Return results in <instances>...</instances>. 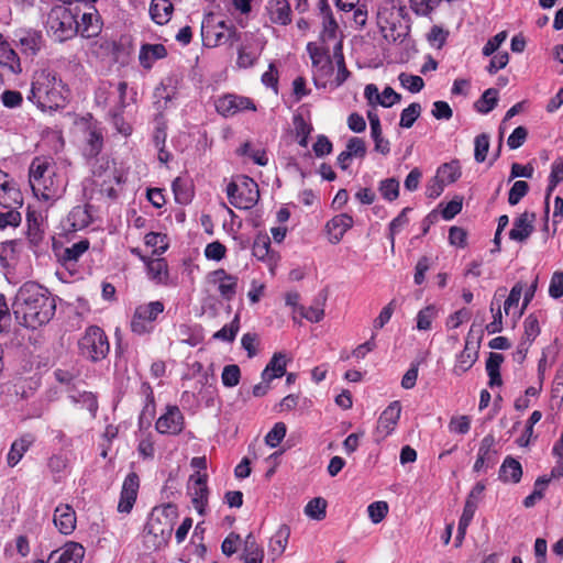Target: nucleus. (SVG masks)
<instances>
[{
  "mask_svg": "<svg viewBox=\"0 0 563 563\" xmlns=\"http://www.w3.org/2000/svg\"><path fill=\"white\" fill-rule=\"evenodd\" d=\"M241 371L235 364L225 365L223 367L221 379L225 387H234L240 383Z\"/></svg>",
  "mask_w": 563,
  "mask_h": 563,
  "instance_id": "54",
  "label": "nucleus"
},
{
  "mask_svg": "<svg viewBox=\"0 0 563 563\" xmlns=\"http://www.w3.org/2000/svg\"><path fill=\"white\" fill-rule=\"evenodd\" d=\"M22 205L23 197L14 181L0 190V206L2 208H21Z\"/></svg>",
  "mask_w": 563,
  "mask_h": 563,
  "instance_id": "34",
  "label": "nucleus"
},
{
  "mask_svg": "<svg viewBox=\"0 0 563 563\" xmlns=\"http://www.w3.org/2000/svg\"><path fill=\"white\" fill-rule=\"evenodd\" d=\"M148 277L157 284L166 283L168 278V266L164 258H154L146 264Z\"/></svg>",
  "mask_w": 563,
  "mask_h": 563,
  "instance_id": "40",
  "label": "nucleus"
},
{
  "mask_svg": "<svg viewBox=\"0 0 563 563\" xmlns=\"http://www.w3.org/2000/svg\"><path fill=\"white\" fill-rule=\"evenodd\" d=\"M156 430L162 434L177 435L185 428V417L178 406H167L155 423Z\"/></svg>",
  "mask_w": 563,
  "mask_h": 563,
  "instance_id": "12",
  "label": "nucleus"
},
{
  "mask_svg": "<svg viewBox=\"0 0 563 563\" xmlns=\"http://www.w3.org/2000/svg\"><path fill=\"white\" fill-rule=\"evenodd\" d=\"M437 308L429 305L421 309L417 314V329L420 331H428L431 329L433 319L437 317Z\"/></svg>",
  "mask_w": 563,
  "mask_h": 563,
  "instance_id": "47",
  "label": "nucleus"
},
{
  "mask_svg": "<svg viewBox=\"0 0 563 563\" xmlns=\"http://www.w3.org/2000/svg\"><path fill=\"white\" fill-rule=\"evenodd\" d=\"M241 560L244 563H263L264 550L256 542L252 533L247 534L244 541V549L241 554Z\"/></svg>",
  "mask_w": 563,
  "mask_h": 563,
  "instance_id": "31",
  "label": "nucleus"
},
{
  "mask_svg": "<svg viewBox=\"0 0 563 563\" xmlns=\"http://www.w3.org/2000/svg\"><path fill=\"white\" fill-rule=\"evenodd\" d=\"M339 25L332 15L322 18V30L320 32V41L325 44L336 37Z\"/></svg>",
  "mask_w": 563,
  "mask_h": 563,
  "instance_id": "50",
  "label": "nucleus"
},
{
  "mask_svg": "<svg viewBox=\"0 0 563 563\" xmlns=\"http://www.w3.org/2000/svg\"><path fill=\"white\" fill-rule=\"evenodd\" d=\"M353 218L347 213H341L333 217L327 223V230L330 235V242L333 244L339 243L345 232L353 227Z\"/></svg>",
  "mask_w": 563,
  "mask_h": 563,
  "instance_id": "23",
  "label": "nucleus"
},
{
  "mask_svg": "<svg viewBox=\"0 0 563 563\" xmlns=\"http://www.w3.org/2000/svg\"><path fill=\"white\" fill-rule=\"evenodd\" d=\"M163 311L164 305L161 301H151L136 307L131 320L132 332L139 335L150 333L154 328L153 322Z\"/></svg>",
  "mask_w": 563,
  "mask_h": 563,
  "instance_id": "9",
  "label": "nucleus"
},
{
  "mask_svg": "<svg viewBox=\"0 0 563 563\" xmlns=\"http://www.w3.org/2000/svg\"><path fill=\"white\" fill-rule=\"evenodd\" d=\"M474 158L477 163H483L489 150V135L482 133L475 137L474 141Z\"/></svg>",
  "mask_w": 563,
  "mask_h": 563,
  "instance_id": "53",
  "label": "nucleus"
},
{
  "mask_svg": "<svg viewBox=\"0 0 563 563\" xmlns=\"http://www.w3.org/2000/svg\"><path fill=\"white\" fill-rule=\"evenodd\" d=\"M175 199L178 203L186 205L191 199L190 190L188 189V186L184 179L180 177H177L172 185Z\"/></svg>",
  "mask_w": 563,
  "mask_h": 563,
  "instance_id": "56",
  "label": "nucleus"
},
{
  "mask_svg": "<svg viewBox=\"0 0 563 563\" xmlns=\"http://www.w3.org/2000/svg\"><path fill=\"white\" fill-rule=\"evenodd\" d=\"M188 492L191 496L195 508L202 514L203 507L208 501L207 474H200L197 472L190 475Z\"/></svg>",
  "mask_w": 563,
  "mask_h": 563,
  "instance_id": "16",
  "label": "nucleus"
},
{
  "mask_svg": "<svg viewBox=\"0 0 563 563\" xmlns=\"http://www.w3.org/2000/svg\"><path fill=\"white\" fill-rule=\"evenodd\" d=\"M477 358V351L470 349V342L466 341L464 350L460 353L454 365V374L462 375L466 373L475 363Z\"/></svg>",
  "mask_w": 563,
  "mask_h": 563,
  "instance_id": "39",
  "label": "nucleus"
},
{
  "mask_svg": "<svg viewBox=\"0 0 563 563\" xmlns=\"http://www.w3.org/2000/svg\"><path fill=\"white\" fill-rule=\"evenodd\" d=\"M88 249V240H81L79 242H76L71 246L65 249L63 253V261L65 263L76 262Z\"/></svg>",
  "mask_w": 563,
  "mask_h": 563,
  "instance_id": "52",
  "label": "nucleus"
},
{
  "mask_svg": "<svg viewBox=\"0 0 563 563\" xmlns=\"http://www.w3.org/2000/svg\"><path fill=\"white\" fill-rule=\"evenodd\" d=\"M534 212H522L518 218L515 219L514 227L509 232V238L517 242L526 241L534 230Z\"/></svg>",
  "mask_w": 563,
  "mask_h": 563,
  "instance_id": "21",
  "label": "nucleus"
},
{
  "mask_svg": "<svg viewBox=\"0 0 563 563\" xmlns=\"http://www.w3.org/2000/svg\"><path fill=\"white\" fill-rule=\"evenodd\" d=\"M216 109L218 113L228 118L244 110L256 111V106L247 97L229 93L216 101Z\"/></svg>",
  "mask_w": 563,
  "mask_h": 563,
  "instance_id": "10",
  "label": "nucleus"
},
{
  "mask_svg": "<svg viewBox=\"0 0 563 563\" xmlns=\"http://www.w3.org/2000/svg\"><path fill=\"white\" fill-rule=\"evenodd\" d=\"M471 429V419L468 416H454L449 422V430L457 434H466Z\"/></svg>",
  "mask_w": 563,
  "mask_h": 563,
  "instance_id": "63",
  "label": "nucleus"
},
{
  "mask_svg": "<svg viewBox=\"0 0 563 563\" xmlns=\"http://www.w3.org/2000/svg\"><path fill=\"white\" fill-rule=\"evenodd\" d=\"M290 537V528L282 525L269 540L268 552L273 561L282 556L285 552Z\"/></svg>",
  "mask_w": 563,
  "mask_h": 563,
  "instance_id": "29",
  "label": "nucleus"
},
{
  "mask_svg": "<svg viewBox=\"0 0 563 563\" xmlns=\"http://www.w3.org/2000/svg\"><path fill=\"white\" fill-rule=\"evenodd\" d=\"M140 488L139 475L131 472L123 481L120 500L118 504V511L121 514H130L137 498Z\"/></svg>",
  "mask_w": 563,
  "mask_h": 563,
  "instance_id": "13",
  "label": "nucleus"
},
{
  "mask_svg": "<svg viewBox=\"0 0 563 563\" xmlns=\"http://www.w3.org/2000/svg\"><path fill=\"white\" fill-rule=\"evenodd\" d=\"M379 192L388 201H393L399 196V183L395 178H387L380 181Z\"/></svg>",
  "mask_w": 563,
  "mask_h": 563,
  "instance_id": "57",
  "label": "nucleus"
},
{
  "mask_svg": "<svg viewBox=\"0 0 563 563\" xmlns=\"http://www.w3.org/2000/svg\"><path fill=\"white\" fill-rule=\"evenodd\" d=\"M549 482L550 478L547 477H539L536 481L533 492L523 499V506L526 508L533 507L537 504V501L543 498V492L547 488Z\"/></svg>",
  "mask_w": 563,
  "mask_h": 563,
  "instance_id": "48",
  "label": "nucleus"
},
{
  "mask_svg": "<svg viewBox=\"0 0 563 563\" xmlns=\"http://www.w3.org/2000/svg\"><path fill=\"white\" fill-rule=\"evenodd\" d=\"M529 185L525 180H517L509 190L508 202L516 206L528 194Z\"/></svg>",
  "mask_w": 563,
  "mask_h": 563,
  "instance_id": "60",
  "label": "nucleus"
},
{
  "mask_svg": "<svg viewBox=\"0 0 563 563\" xmlns=\"http://www.w3.org/2000/svg\"><path fill=\"white\" fill-rule=\"evenodd\" d=\"M398 79L404 88L413 93L421 91L424 86V81L420 76L401 73Z\"/></svg>",
  "mask_w": 563,
  "mask_h": 563,
  "instance_id": "55",
  "label": "nucleus"
},
{
  "mask_svg": "<svg viewBox=\"0 0 563 563\" xmlns=\"http://www.w3.org/2000/svg\"><path fill=\"white\" fill-rule=\"evenodd\" d=\"M421 106L418 102L410 103L401 111L399 125L409 129L413 125L416 120L420 117Z\"/></svg>",
  "mask_w": 563,
  "mask_h": 563,
  "instance_id": "46",
  "label": "nucleus"
},
{
  "mask_svg": "<svg viewBox=\"0 0 563 563\" xmlns=\"http://www.w3.org/2000/svg\"><path fill=\"white\" fill-rule=\"evenodd\" d=\"M505 291L506 288H499L492 300L490 311L493 313V321L486 324V331L489 334L499 333L503 330L501 302L497 296L499 295L500 298L504 297Z\"/></svg>",
  "mask_w": 563,
  "mask_h": 563,
  "instance_id": "30",
  "label": "nucleus"
},
{
  "mask_svg": "<svg viewBox=\"0 0 563 563\" xmlns=\"http://www.w3.org/2000/svg\"><path fill=\"white\" fill-rule=\"evenodd\" d=\"M307 52L313 67L320 69L321 71H329L331 69L332 62L329 55V48L319 46L314 42H309L307 44Z\"/></svg>",
  "mask_w": 563,
  "mask_h": 563,
  "instance_id": "27",
  "label": "nucleus"
},
{
  "mask_svg": "<svg viewBox=\"0 0 563 563\" xmlns=\"http://www.w3.org/2000/svg\"><path fill=\"white\" fill-rule=\"evenodd\" d=\"M523 336L522 340L532 343L540 333L539 321L534 314H529L523 322Z\"/></svg>",
  "mask_w": 563,
  "mask_h": 563,
  "instance_id": "61",
  "label": "nucleus"
},
{
  "mask_svg": "<svg viewBox=\"0 0 563 563\" xmlns=\"http://www.w3.org/2000/svg\"><path fill=\"white\" fill-rule=\"evenodd\" d=\"M85 146L84 155L93 158L100 154L103 148V133L97 122L85 120Z\"/></svg>",
  "mask_w": 563,
  "mask_h": 563,
  "instance_id": "14",
  "label": "nucleus"
},
{
  "mask_svg": "<svg viewBox=\"0 0 563 563\" xmlns=\"http://www.w3.org/2000/svg\"><path fill=\"white\" fill-rule=\"evenodd\" d=\"M68 398L75 405H81L82 408H86L92 416L96 415L98 409V402L96 396L90 391H74L69 394Z\"/></svg>",
  "mask_w": 563,
  "mask_h": 563,
  "instance_id": "43",
  "label": "nucleus"
},
{
  "mask_svg": "<svg viewBox=\"0 0 563 563\" xmlns=\"http://www.w3.org/2000/svg\"><path fill=\"white\" fill-rule=\"evenodd\" d=\"M287 355L283 352L275 353L262 373V379L271 382L285 375Z\"/></svg>",
  "mask_w": 563,
  "mask_h": 563,
  "instance_id": "26",
  "label": "nucleus"
},
{
  "mask_svg": "<svg viewBox=\"0 0 563 563\" xmlns=\"http://www.w3.org/2000/svg\"><path fill=\"white\" fill-rule=\"evenodd\" d=\"M177 519V507L172 504L155 507L146 525L147 532L157 539V545L167 544Z\"/></svg>",
  "mask_w": 563,
  "mask_h": 563,
  "instance_id": "5",
  "label": "nucleus"
},
{
  "mask_svg": "<svg viewBox=\"0 0 563 563\" xmlns=\"http://www.w3.org/2000/svg\"><path fill=\"white\" fill-rule=\"evenodd\" d=\"M267 11L275 24L287 25L291 22V9L287 0H269Z\"/></svg>",
  "mask_w": 563,
  "mask_h": 563,
  "instance_id": "24",
  "label": "nucleus"
},
{
  "mask_svg": "<svg viewBox=\"0 0 563 563\" xmlns=\"http://www.w3.org/2000/svg\"><path fill=\"white\" fill-rule=\"evenodd\" d=\"M327 300V296H322L320 300H318L316 306L311 307H300L301 316L310 322H319L324 317L323 305Z\"/></svg>",
  "mask_w": 563,
  "mask_h": 563,
  "instance_id": "49",
  "label": "nucleus"
},
{
  "mask_svg": "<svg viewBox=\"0 0 563 563\" xmlns=\"http://www.w3.org/2000/svg\"><path fill=\"white\" fill-rule=\"evenodd\" d=\"M441 0H410L412 11L422 16L429 15Z\"/></svg>",
  "mask_w": 563,
  "mask_h": 563,
  "instance_id": "62",
  "label": "nucleus"
},
{
  "mask_svg": "<svg viewBox=\"0 0 563 563\" xmlns=\"http://www.w3.org/2000/svg\"><path fill=\"white\" fill-rule=\"evenodd\" d=\"M201 36L205 46L216 47L225 43H233L239 40L234 25H228L224 21H214V14L205 15L201 23Z\"/></svg>",
  "mask_w": 563,
  "mask_h": 563,
  "instance_id": "6",
  "label": "nucleus"
},
{
  "mask_svg": "<svg viewBox=\"0 0 563 563\" xmlns=\"http://www.w3.org/2000/svg\"><path fill=\"white\" fill-rule=\"evenodd\" d=\"M229 202L238 209L253 208L260 198L257 184L247 176L240 177L239 181H231L227 186Z\"/></svg>",
  "mask_w": 563,
  "mask_h": 563,
  "instance_id": "8",
  "label": "nucleus"
},
{
  "mask_svg": "<svg viewBox=\"0 0 563 563\" xmlns=\"http://www.w3.org/2000/svg\"><path fill=\"white\" fill-rule=\"evenodd\" d=\"M167 55L166 47L163 44H145L140 51V63L144 68H151L156 59L164 58Z\"/></svg>",
  "mask_w": 563,
  "mask_h": 563,
  "instance_id": "33",
  "label": "nucleus"
},
{
  "mask_svg": "<svg viewBox=\"0 0 563 563\" xmlns=\"http://www.w3.org/2000/svg\"><path fill=\"white\" fill-rule=\"evenodd\" d=\"M5 211H0V229L7 227H18L21 222L20 208H4Z\"/></svg>",
  "mask_w": 563,
  "mask_h": 563,
  "instance_id": "59",
  "label": "nucleus"
},
{
  "mask_svg": "<svg viewBox=\"0 0 563 563\" xmlns=\"http://www.w3.org/2000/svg\"><path fill=\"white\" fill-rule=\"evenodd\" d=\"M563 181V157L555 159L551 166V173L549 176V185L545 192V217L549 214V198L556 186Z\"/></svg>",
  "mask_w": 563,
  "mask_h": 563,
  "instance_id": "36",
  "label": "nucleus"
},
{
  "mask_svg": "<svg viewBox=\"0 0 563 563\" xmlns=\"http://www.w3.org/2000/svg\"><path fill=\"white\" fill-rule=\"evenodd\" d=\"M210 283L218 285V290L222 298L231 300L236 294L238 277L228 274L224 269L219 268L209 274Z\"/></svg>",
  "mask_w": 563,
  "mask_h": 563,
  "instance_id": "19",
  "label": "nucleus"
},
{
  "mask_svg": "<svg viewBox=\"0 0 563 563\" xmlns=\"http://www.w3.org/2000/svg\"><path fill=\"white\" fill-rule=\"evenodd\" d=\"M327 501L322 497L312 498L305 507V514L313 520H322L325 517Z\"/></svg>",
  "mask_w": 563,
  "mask_h": 563,
  "instance_id": "45",
  "label": "nucleus"
},
{
  "mask_svg": "<svg viewBox=\"0 0 563 563\" xmlns=\"http://www.w3.org/2000/svg\"><path fill=\"white\" fill-rule=\"evenodd\" d=\"M240 329V319L236 314L232 322L225 324L222 329L213 334V338L221 341L233 342Z\"/></svg>",
  "mask_w": 563,
  "mask_h": 563,
  "instance_id": "51",
  "label": "nucleus"
},
{
  "mask_svg": "<svg viewBox=\"0 0 563 563\" xmlns=\"http://www.w3.org/2000/svg\"><path fill=\"white\" fill-rule=\"evenodd\" d=\"M47 33L57 42H65L79 32L77 14L65 5H55L51 9L46 20Z\"/></svg>",
  "mask_w": 563,
  "mask_h": 563,
  "instance_id": "4",
  "label": "nucleus"
},
{
  "mask_svg": "<svg viewBox=\"0 0 563 563\" xmlns=\"http://www.w3.org/2000/svg\"><path fill=\"white\" fill-rule=\"evenodd\" d=\"M406 8L399 0H385L377 10V20L380 27L395 26L400 18H404Z\"/></svg>",
  "mask_w": 563,
  "mask_h": 563,
  "instance_id": "15",
  "label": "nucleus"
},
{
  "mask_svg": "<svg viewBox=\"0 0 563 563\" xmlns=\"http://www.w3.org/2000/svg\"><path fill=\"white\" fill-rule=\"evenodd\" d=\"M29 181L33 194L44 201L59 199L66 188L63 175L56 172L52 162L44 157H35L29 168Z\"/></svg>",
  "mask_w": 563,
  "mask_h": 563,
  "instance_id": "2",
  "label": "nucleus"
},
{
  "mask_svg": "<svg viewBox=\"0 0 563 563\" xmlns=\"http://www.w3.org/2000/svg\"><path fill=\"white\" fill-rule=\"evenodd\" d=\"M14 314L22 324L37 328L47 323L55 314L56 303L49 291L34 282L23 284L14 301Z\"/></svg>",
  "mask_w": 563,
  "mask_h": 563,
  "instance_id": "1",
  "label": "nucleus"
},
{
  "mask_svg": "<svg viewBox=\"0 0 563 563\" xmlns=\"http://www.w3.org/2000/svg\"><path fill=\"white\" fill-rule=\"evenodd\" d=\"M18 36V46L26 57H34L44 46V37L40 31H21Z\"/></svg>",
  "mask_w": 563,
  "mask_h": 563,
  "instance_id": "18",
  "label": "nucleus"
},
{
  "mask_svg": "<svg viewBox=\"0 0 563 563\" xmlns=\"http://www.w3.org/2000/svg\"><path fill=\"white\" fill-rule=\"evenodd\" d=\"M80 354L91 362H99L107 357L110 351V344L104 331L90 325L86 329L84 335L78 341Z\"/></svg>",
  "mask_w": 563,
  "mask_h": 563,
  "instance_id": "7",
  "label": "nucleus"
},
{
  "mask_svg": "<svg viewBox=\"0 0 563 563\" xmlns=\"http://www.w3.org/2000/svg\"><path fill=\"white\" fill-rule=\"evenodd\" d=\"M437 175L446 185L455 183L462 175L460 162L457 159H454L451 161L450 163L442 164L438 168Z\"/></svg>",
  "mask_w": 563,
  "mask_h": 563,
  "instance_id": "42",
  "label": "nucleus"
},
{
  "mask_svg": "<svg viewBox=\"0 0 563 563\" xmlns=\"http://www.w3.org/2000/svg\"><path fill=\"white\" fill-rule=\"evenodd\" d=\"M35 439L32 434L26 433L16 439L10 448L8 453L7 462L10 467L15 466L30 446L34 443Z\"/></svg>",
  "mask_w": 563,
  "mask_h": 563,
  "instance_id": "25",
  "label": "nucleus"
},
{
  "mask_svg": "<svg viewBox=\"0 0 563 563\" xmlns=\"http://www.w3.org/2000/svg\"><path fill=\"white\" fill-rule=\"evenodd\" d=\"M85 556V548L76 542H68L63 551L51 553L47 563H80Z\"/></svg>",
  "mask_w": 563,
  "mask_h": 563,
  "instance_id": "22",
  "label": "nucleus"
},
{
  "mask_svg": "<svg viewBox=\"0 0 563 563\" xmlns=\"http://www.w3.org/2000/svg\"><path fill=\"white\" fill-rule=\"evenodd\" d=\"M498 102V90L495 88H489L484 91L482 97L475 102V108L481 113L490 112Z\"/></svg>",
  "mask_w": 563,
  "mask_h": 563,
  "instance_id": "44",
  "label": "nucleus"
},
{
  "mask_svg": "<svg viewBox=\"0 0 563 563\" xmlns=\"http://www.w3.org/2000/svg\"><path fill=\"white\" fill-rule=\"evenodd\" d=\"M56 73L43 68L34 73L27 99L42 111L57 110L63 106L64 98L58 90Z\"/></svg>",
  "mask_w": 563,
  "mask_h": 563,
  "instance_id": "3",
  "label": "nucleus"
},
{
  "mask_svg": "<svg viewBox=\"0 0 563 563\" xmlns=\"http://www.w3.org/2000/svg\"><path fill=\"white\" fill-rule=\"evenodd\" d=\"M401 412V406L399 401H393L379 416L376 427V434L378 440L385 439L389 435L395 426L397 424Z\"/></svg>",
  "mask_w": 563,
  "mask_h": 563,
  "instance_id": "17",
  "label": "nucleus"
},
{
  "mask_svg": "<svg viewBox=\"0 0 563 563\" xmlns=\"http://www.w3.org/2000/svg\"><path fill=\"white\" fill-rule=\"evenodd\" d=\"M79 32L82 37L90 38L99 34L101 26L97 13L85 12L79 22Z\"/></svg>",
  "mask_w": 563,
  "mask_h": 563,
  "instance_id": "37",
  "label": "nucleus"
},
{
  "mask_svg": "<svg viewBox=\"0 0 563 563\" xmlns=\"http://www.w3.org/2000/svg\"><path fill=\"white\" fill-rule=\"evenodd\" d=\"M286 424L284 422H277L274 424L272 430L265 437V443L271 448H276L286 435Z\"/></svg>",
  "mask_w": 563,
  "mask_h": 563,
  "instance_id": "58",
  "label": "nucleus"
},
{
  "mask_svg": "<svg viewBox=\"0 0 563 563\" xmlns=\"http://www.w3.org/2000/svg\"><path fill=\"white\" fill-rule=\"evenodd\" d=\"M368 517L373 523H379L388 512V505L386 501H375L367 507Z\"/></svg>",
  "mask_w": 563,
  "mask_h": 563,
  "instance_id": "64",
  "label": "nucleus"
},
{
  "mask_svg": "<svg viewBox=\"0 0 563 563\" xmlns=\"http://www.w3.org/2000/svg\"><path fill=\"white\" fill-rule=\"evenodd\" d=\"M498 462V451L493 434L485 435L478 448L477 459L474 463L473 471L476 473L486 472L494 467Z\"/></svg>",
  "mask_w": 563,
  "mask_h": 563,
  "instance_id": "11",
  "label": "nucleus"
},
{
  "mask_svg": "<svg viewBox=\"0 0 563 563\" xmlns=\"http://www.w3.org/2000/svg\"><path fill=\"white\" fill-rule=\"evenodd\" d=\"M333 58L338 66V74L335 77L336 86H341L344 81L350 77L351 73L345 66L344 55H343V44L342 41H339L333 47Z\"/></svg>",
  "mask_w": 563,
  "mask_h": 563,
  "instance_id": "41",
  "label": "nucleus"
},
{
  "mask_svg": "<svg viewBox=\"0 0 563 563\" xmlns=\"http://www.w3.org/2000/svg\"><path fill=\"white\" fill-rule=\"evenodd\" d=\"M498 477L504 483H519L522 477L520 462L512 456H507L499 468Z\"/></svg>",
  "mask_w": 563,
  "mask_h": 563,
  "instance_id": "28",
  "label": "nucleus"
},
{
  "mask_svg": "<svg viewBox=\"0 0 563 563\" xmlns=\"http://www.w3.org/2000/svg\"><path fill=\"white\" fill-rule=\"evenodd\" d=\"M20 243L15 240L5 241L0 244V265L9 268L14 265L18 258Z\"/></svg>",
  "mask_w": 563,
  "mask_h": 563,
  "instance_id": "38",
  "label": "nucleus"
},
{
  "mask_svg": "<svg viewBox=\"0 0 563 563\" xmlns=\"http://www.w3.org/2000/svg\"><path fill=\"white\" fill-rule=\"evenodd\" d=\"M53 521L60 533L68 536L76 528V512L71 506L60 504L55 508Z\"/></svg>",
  "mask_w": 563,
  "mask_h": 563,
  "instance_id": "20",
  "label": "nucleus"
},
{
  "mask_svg": "<svg viewBox=\"0 0 563 563\" xmlns=\"http://www.w3.org/2000/svg\"><path fill=\"white\" fill-rule=\"evenodd\" d=\"M174 7L169 0H152L150 14L152 20L159 25L166 24L172 16Z\"/></svg>",
  "mask_w": 563,
  "mask_h": 563,
  "instance_id": "32",
  "label": "nucleus"
},
{
  "mask_svg": "<svg viewBox=\"0 0 563 563\" xmlns=\"http://www.w3.org/2000/svg\"><path fill=\"white\" fill-rule=\"evenodd\" d=\"M67 221L74 231L88 227L91 222V216L88 206H76L68 213Z\"/></svg>",
  "mask_w": 563,
  "mask_h": 563,
  "instance_id": "35",
  "label": "nucleus"
}]
</instances>
